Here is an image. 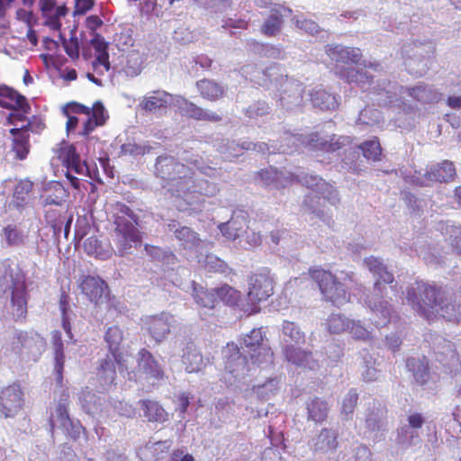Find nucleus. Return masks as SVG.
<instances>
[{
  "label": "nucleus",
  "instance_id": "1",
  "mask_svg": "<svg viewBox=\"0 0 461 461\" xmlns=\"http://www.w3.org/2000/svg\"><path fill=\"white\" fill-rule=\"evenodd\" d=\"M406 300L412 310L429 322L439 318L453 322L461 320V302H457L456 295L448 299L444 288L434 282L415 281L407 287Z\"/></svg>",
  "mask_w": 461,
  "mask_h": 461
},
{
  "label": "nucleus",
  "instance_id": "2",
  "mask_svg": "<svg viewBox=\"0 0 461 461\" xmlns=\"http://www.w3.org/2000/svg\"><path fill=\"white\" fill-rule=\"evenodd\" d=\"M266 335L262 328H254L245 334L240 342V348L235 343H228L227 347L233 353L226 357L225 370L237 376L249 371V362L252 366H260L274 363V352L265 344Z\"/></svg>",
  "mask_w": 461,
  "mask_h": 461
},
{
  "label": "nucleus",
  "instance_id": "3",
  "mask_svg": "<svg viewBox=\"0 0 461 461\" xmlns=\"http://www.w3.org/2000/svg\"><path fill=\"white\" fill-rule=\"evenodd\" d=\"M0 288L10 291V314L15 322L26 321L28 313V293L24 280L14 276L10 267L0 276Z\"/></svg>",
  "mask_w": 461,
  "mask_h": 461
},
{
  "label": "nucleus",
  "instance_id": "4",
  "mask_svg": "<svg viewBox=\"0 0 461 461\" xmlns=\"http://www.w3.org/2000/svg\"><path fill=\"white\" fill-rule=\"evenodd\" d=\"M308 275L318 287L323 301L335 306L344 305L349 302L348 290L330 270L312 267L309 268Z\"/></svg>",
  "mask_w": 461,
  "mask_h": 461
},
{
  "label": "nucleus",
  "instance_id": "5",
  "mask_svg": "<svg viewBox=\"0 0 461 461\" xmlns=\"http://www.w3.org/2000/svg\"><path fill=\"white\" fill-rule=\"evenodd\" d=\"M263 74L268 83L265 81L261 86L267 88L272 87L281 101L291 97L295 100L303 97L302 84L285 74L284 68L280 64H271L266 68Z\"/></svg>",
  "mask_w": 461,
  "mask_h": 461
},
{
  "label": "nucleus",
  "instance_id": "6",
  "mask_svg": "<svg viewBox=\"0 0 461 461\" xmlns=\"http://www.w3.org/2000/svg\"><path fill=\"white\" fill-rule=\"evenodd\" d=\"M405 366L412 376L414 385L432 394L437 393L439 376L431 371L429 360L426 356L407 357Z\"/></svg>",
  "mask_w": 461,
  "mask_h": 461
},
{
  "label": "nucleus",
  "instance_id": "7",
  "mask_svg": "<svg viewBox=\"0 0 461 461\" xmlns=\"http://www.w3.org/2000/svg\"><path fill=\"white\" fill-rule=\"evenodd\" d=\"M456 170L454 163L443 160L440 163L428 166L425 172L416 171L412 182L419 186H431L437 183H448L455 179Z\"/></svg>",
  "mask_w": 461,
  "mask_h": 461
},
{
  "label": "nucleus",
  "instance_id": "8",
  "mask_svg": "<svg viewBox=\"0 0 461 461\" xmlns=\"http://www.w3.org/2000/svg\"><path fill=\"white\" fill-rule=\"evenodd\" d=\"M274 285L272 278L266 274H253L249 279V291L247 294L249 305L243 308L249 314L257 313L260 308L259 303L267 300L273 294Z\"/></svg>",
  "mask_w": 461,
  "mask_h": 461
},
{
  "label": "nucleus",
  "instance_id": "9",
  "mask_svg": "<svg viewBox=\"0 0 461 461\" xmlns=\"http://www.w3.org/2000/svg\"><path fill=\"white\" fill-rule=\"evenodd\" d=\"M115 243L121 256L128 253V250L140 246L141 237L140 231L135 227V223L127 220L124 216H118L115 219Z\"/></svg>",
  "mask_w": 461,
  "mask_h": 461
},
{
  "label": "nucleus",
  "instance_id": "10",
  "mask_svg": "<svg viewBox=\"0 0 461 461\" xmlns=\"http://www.w3.org/2000/svg\"><path fill=\"white\" fill-rule=\"evenodd\" d=\"M24 393L19 383L14 382L0 391V412L4 418H13L23 408Z\"/></svg>",
  "mask_w": 461,
  "mask_h": 461
},
{
  "label": "nucleus",
  "instance_id": "11",
  "mask_svg": "<svg viewBox=\"0 0 461 461\" xmlns=\"http://www.w3.org/2000/svg\"><path fill=\"white\" fill-rule=\"evenodd\" d=\"M293 14V10L282 4H275L269 12V15L260 27V32L267 37L278 35L283 28L285 18Z\"/></svg>",
  "mask_w": 461,
  "mask_h": 461
},
{
  "label": "nucleus",
  "instance_id": "12",
  "mask_svg": "<svg viewBox=\"0 0 461 461\" xmlns=\"http://www.w3.org/2000/svg\"><path fill=\"white\" fill-rule=\"evenodd\" d=\"M81 293L95 304L102 303L108 295V285L99 276H84L79 283Z\"/></svg>",
  "mask_w": 461,
  "mask_h": 461
},
{
  "label": "nucleus",
  "instance_id": "13",
  "mask_svg": "<svg viewBox=\"0 0 461 461\" xmlns=\"http://www.w3.org/2000/svg\"><path fill=\"white\" fill-rule=\"evenodd\" d=\"M436 361L447 374H453L461 370L460 356L453 342L446 340L439 346L435 353Z\"/></svg>",
  "mask_w": 461,
  "mask_h": 461
},
{
  "label": "nucleus",
  "instance_id": "14",
  "mask_svg": "<svg viewBox=\"0 0 461 461\" xmlns=\"http://www.w3.org/2000/svg\"><path fill=\"white\" fill-rule=\"evenodd\" d=\"M39 5L44 25L53 31H59L62 26L61 18L68 13L66 5H57L55 0H40Z\"/></svg>",
  "mask_w": 461,
  "mask_h": 461
},
{
  "label": "nucleus",
  "instance_id": "15",
  "mask_svg": "<svg viewBox=\"0 0 461 461\" xmlns=\"http://www.w3.org/2000/svg\"><path fill=\"white\" fill-rule=\"evenodd\" d=\"M180 109L183 115L195 121L220 122L222 120L219 113L201 107L185 98L182 100Z\"/></svg>",
  "mask_w": 461,
  "mask_h": 461
},
{
  "label": "nucleus",
  "instance_id": "16",
  "mask_svg": "<svg viewBox=\"0 0 461 461\" xmlns=\"http://www.w3.org/2000/svg\"><path fill=\"white\" fill-rule=\"evenodd\" d=\"M58 158L68 171L83 174L87 169L86 162L81 160L80 155L72 144L63 143L58 150Z\"/></svg>",
  "mask_w": 461,
  "mask_h": 461
},
{
  "label": "nucleus",
  "instance_id": "17",
  "mask_svg": "<svg viewBox=\"0 0 461 461\" xmlns=\"http://www.w3.org/2000/svg\"><path fill=\"white\" fill-rule=\"evenodd\" d=\"M171 316L165 313L149 316L145 321L146 329L156 342H161L170 333Z\"/></svg>",
  "mask_w": 461,
  "mask_h": 461
},
{
  "label": "nucleus",
  "instance_id": "18",
  "mask_svg": "<svg viewBox=\"0 0 461 461\" xmlns=\"http://www.w3.org/2000/svg\"><path fill=\"white\" fill-rule=\"evenodd\" d=\"M302 182L315 194L314 198L328 201L335 198L336 190L334 186L321 177L314 175H305L303 176Z\"/></svg>",
  "mask_w": 461,
  "mask_h": 461
},
{
  "label": "nucleus",
  "instance_id": "19",
  "mask_svg": "<svg viewBox=\"0 0 461 461\" xmlns=\"http://www.w3.org/2000/svg\"><path fill=\"white\" fill-rule=\"evenodd\" d=\"M143 417L151 423H164L168 420V413L159 402L151 399H143L138 402Z\"/></svg>",
  "mask_w": 461,
  "mask_h": 461
},
{
  "label": "nucleus",
  "instance_id": "20",
  "mask_svg": "<svg viewBox=\"0 0 461 461\" xmlns=\"http://www.w3.org/2000/svg\"><path fill=\"white\" fill-rule=\"evenodd\" d=\"M365 263L368 267L369 271L375 276H377L375 284L374 290L381 293L382 284H392L394 280L393 275L387 270V267L382 263V261L370 256L365 258Z\"/></svg>",
  "mask_w": 461,
  "mask_h": 461
},
{
  "label": "nucleus",
  "instance_id": "21",
  "mask_svg": "<svg viewBox=\"0 0 461 461\" xmlns=\"http://www.w3.org/2000/svg\"><path fill=\"white\" fill-rule=\"evenodd\" d=\"M51 344L54 349V370L56 372L57 384L59 386L63 384V371L65 365V353L62 335L59 330H53L51 332Z\"/></svg>",
  "mask_w": 461,
  "mask_h": 461
},
{
  "label": "nucleus",
  "instance_id": "22",
  "mask_svg": "<svg viewBox=\"0 0 461 461\" xmlns=\"http://www.w3.org/2000/svg\"><path fill=\"white\" fill-rule=\"evenodd\" d=\"M13 136L12 149L16 158L25 159L30 152V132L27 128H13L10 130Z\"/></svg>",
  "mask_w": 461,
  "mask_h": 461
},
{
  "label": "nucleus",
  "instance_id": "23",
  "mask_svg": "<svg viewBox=\"0 0 461 461\" xmlns=\"http://www.w3.org/2000/svg\"><path fill=\"white\" fill-rule=\"evenodd\" d=\"M104 341L107 344L109 354L112 355L118 363L123 361V354L121 351V346L123 341V331L116 325L109 327L104 334Z\"/></svg>",
  "mask_w": 461,
  "mask_h": 461
},
{
  "label": "nucleus",
  "instance_id": "24",
  "mask_svg": "<svg viewBox=\"0 0 461 461\" xmlns=\"http://www.w3.org/2000/svg\"><path fill=\"white\" fill-rule=\"evenodd\" d=\"M330 58L337 63L357 64L362 58L361 50L358 48L343 47L336 45L328 50Z\"/></svg>",
  "mask_w": 461,
  "mask_h": 461
},
{
  "label": "nucleus",
  "instance_id": "25",
  "mask_svg": "<svg viewBox=\"0 0 461 461\" xmlns=\"http://www.w3.org/2000/svg\"><path fill=\"white\" fill-rule=\"evenodd\" d=\"M107 118L104 104L101 101H96L90 108V114L84 122L81 134L88 136L96 127L104 125Z\"/></svg>",
  "mask_w": 461,
  "mask_h": 461
},
{
  "label": "nucleus",
  "instance_id": "26",
  "mask_svg": "<svg viewBox=\"0 0 461 461\" xmlns=\"http://www.w3.org/2000/svg\"><path fill=\"white\" fill-rule=\"evenodd\" d=\"M123 362L124 360L122 363H118L113 358L111 354H107L106 357L100 361L97 368L99 379L106 385L113 384L116 378V366H118L119 371L122 372Z\"/></svg>",
  "mask_w": 461,
  "mask_h": 461
},
{
  "label": "nucleus",
  "instance_id": "27",
  "mask_svg": "<svg viewBox=\"0 0 461 461\" xmlns=\"http://www.w3.org/2000/svg\"><path fill=\"white\" fill-rule=\"evenodd\" d=\"M200 96L210 102H216L225 95V88L214 80L201 79L195 84Z\"/></svg>",
  "mask_w": 461,
  "mask_h": 461
},
{
  "label": "nucleus",
  "instance_id": "28",
  "mask_svg": "<svg viewBox=\"0 0 461 461\" xmlns=\"http://www.w3.org/2000/svg\"><path fill=\"white\" fill-rule=\"evenodd\" d=\"M366 303L371 312L375 315L374 321L377 326H384L390 321L392 307L387 301L368 296Z\"/></svg>",
  "mask_w": 461,
  "mask_h": 461
},
{
  "label": "nucleus",
  "instance_id": "29",
  "mask_svg": "<svg viewBox=\"0 0 461 461\" xmlns=\"http://www.w3.org/2000/svg\"><path fill=\"white\" fill-rule=\"evenodd\" d=\"M0 96L6 99L1 101V105L5 108L23 112H27L30 109L26 98L11 87L1 89Z\"/></svg>",
  "mask_w": 461,
  "mask_h": 461
},
{
  "label": "nucleus",
  "instance_id": "30",
  "mask_svg": "<svg viewBox=\"0 0 461 461\" xmlns=\"http://www.w3.org/2000/svg\"><path fill=\"white\" fill-rule=\"evenodd\" d=\"M182 357L188 373H197L205 366L202 353L194 344L185 347Z\"/></svg>",
  "mask_w": 461,
  "mask_h": 461
},
{
  "label": "nucleus",
  "instance_id": "31",
  "mask_svg": "<svg viewBox=\"0 0 461 461\" xmlns=\"http://www.w3.org/2000/svg\"><path fill=\"white\" fill-rule=\"evenodd\" d=\"M283 354L285 359L298 366H310L312 361V352L303 350L295 345L289 344L283 348Z\"/></svg>",
  "mask_w": 461,
  "mask_h": 461
},
{
  "label": "nucleus",
  "instance_id": "32",
  "mask_svg": "<svg viewBox=\"0 0 461 461\" xmlns=\"http://www.w3.org/2000/svg\"><path fill=\"white\" fill-rule=\"evenodd\" d=\"M83 249L89 256L99 259H107L112 256V249L109 245L103 244L96 236L86 238L83 243Z\"/></svg>",
  "mask_w": 461,
  "mask_h": 461
},
{
  "label": "nucleus",
  "instance_id": "33",
  "mask_svg": "<svg viewBox=\"0 0 461 461\" xmlns=\"http://www.w3.org/2000/svg\"><path fill=\"white\" fill-rule=\"evenodd\" d=\"M170 95L165 91H153L150 95L144 97L140 106L147 112H156L166 109L169 104Z\"/></svg>",
  "mask_w": 461,
  "mask_h": 461
},
{
  "label": "nucleus",
  "instance_id": "34",
  "mask_svg": "<svg viewBox=\"0 0 461 461\" xmlns=\"http://www.w3.org/2000/svg\"><path fill=\"white\" fill-rule=\"evenodd\" d=\"M311 100L315 106L321 110H335L339 107V102L335 95L327 92L323 88L312 90Z\"/></svg>",
  "mask_w": 461,
  "mask_h": 461
},
{
  "label": "nucleus",
  "instance_id": "35",
  "mask_svg": "<svg viewBox=\"0 0 461 461\" xmlns=\"http://www.w3.org/2000/svg\"><path fill=\"white\" fill-rule=\"evenodd\" d=\"M79 402L83 411L89 414L94 415L101 411V400L88 387L83 388L79 393Z\"/></svg>",
  "mask_w": 461,
  "mask_h": 461
},
{
  "label": "nucleus",
  "instance_id": "36",
  "mask_svg": "<svg viewBox=\"0 0 461 461\" xmlns=\"http://www.w3.org/2000/svg\"><path fill=\"white\" fill-rule=\"evenodd\" d=\"M309 420L316 423H321L328 417L329 408L326 401L314 397L306 406Z\"/></svg>",
  "mask_w": 461,
  "mask_h": 461
},
{
  "label": "nucleus",
  "instance_id": "37",
  "mask_svg": "<svg viewBox=\"0 0 461 461\" xmlns=\"http://www.w3.org/2000/svg\"><path fill=\"white\" fill-rule=\"evenodd\" d=\"M2 235L5 243L10 247L23 245L28 238V234L15 223H10L4 227Z\"/></svg>",
  "mask_w": 461,
  "mask_h": 461
},
{
  "label": "nucleus",
  "instance_id": "38",
  "mask_svg": "<svg viewBox=\"0 0 461 461\" xmlns=\"http://www.w3.org/2000/svg\"><path fill=\"white\" fill-rule=\"evenodd\" d=\"M216 297H217V305L220 303L227 306H237L239 303L241 301V293L232 286L224 284L219 287H216Z\"/></svg>",
  "mask_w": 461,
  "mask_h": 461
},
{
  "label": "nucleus",
  "instance_id": "39",
  "mask_svg": "<svg viewBox=\"0 0 461 461\" xmlns=\"http://www.w3.org/2000/svg\"><path fill=\"white\" fill-rule=\"evenodd\" d=\"M36 342L27 331L20 330L13 338L11 348L15 354L29 353L36 346Z\"/></svg>",
  "mask_w": 461,
  "mask_h": 461
},
{
  "label": "nucleus",
  "instance_id": "40",
  "mask_svg": "<svg viewBox=\"0 0 461 461\" xmlns=\"http://www.w3.org/2000/svg\"><path fill=\"white\" fill-rule=\"evenodd\" d=\"M193 295L195 302L203 307L213 309L217 306L216 288L207 290L194 286Z\"/></svg>",
  "mask_w": 461,
  "mask_h": 461
},
{
  "label": "nucleus",
  "instance_id": "41",
  "mask_svg": "<svg viewBox=\"0 0 461 461\" xmlns=\"http://www.w3.org/2000/svg\"><path fill=\"white\" fill-rule=\"evenodd\" d=\"M352 321L339 313L330 314L327 321V330L330 334H341L349 330Z\"/></svg>",
  "mask_w": 461,
  "mask_h": 461
},
{
  "label": "nucleus",
  "instance_id": "42",
  "mask_svg": "<svg viewBox=\"0 0 461 461\" xmlns=\"http://www.w3.org/2000/svg\"><path fill=\"white\" fill-rule=\"evenodd\" d=\"M408 94L413 99L422 103H431L435 101L438 96L436 90L424 84L409 88Z\"/></svg>",
  "mask_w": 461,
  "mask_h": 461
},
{
  "label": "nucleus",
  "instance_id": "43",
  "mask_svg": "<svg viewBox=\"0 0 461 461\" xmlns=\"http://www.w3.org/2000/svg\"><path fill=\"white\" fill-rule=\"evenodd\" d=\"M282 332L285 337L289 338L293 345L300 346L305 343V335L300 330L299 326L289 321H284L282 324Z\"/></svg>",
  "mask_w": 461,
  "mask_h": 461
},
{
  "label": "nucleus",
  "instance_id": "44",
  "mask_svg": "<svg viewBox=\"0 0 461 461\" xmlns=\"http://www.w3.org/2000/svg\"><path fill=\"white\" fill-rule=\"evenodd\" d=\"M440 230L444 232L446 240L449 241L451 247L458 254H461V227L446 223L441 224Z\"/></svg>",
  "mask_w": 461,
  "mask_h": 461
},
{
  "label": "nucleus",
  "instance_id": "45",
  "mask_svg": "<svg viewBox=\"0 0 461 461\" xmlns=\"http://www.w3.org/2000/svg\"><path fill=\"white\" fill-rule=\"evenodd\" d=\"M359 149L362 150L366 158L374 161L380 160L382 155V148L376 137H375L373 140L364 141L359 145Z\"/></svg>",
  "mask_w": 461,
  "mask_h": 461
},
{
  "label": "nucleus",
  "instance_id": "46",
  "mask_svg": "<svg viewBox=\"0 0 461 461\" xmlns=\"http://www.w3.org/2000/svg\"><path fill=\"white\" fill-rule=\"evenodd\" d=\"M33 183L30 180H21L14 187V199L17 202H24L32 197Z\"/></svg>",
  "mask_w": 461,
  "mask_h": 461
},
{
  "label": "nucleus",
  "instance_id": "47",
  "mask_svg": "<svg viewBox=\"0 0 461 461\" xmlns=\"http://www.w3.org/2000/svg\"><path fill=\"white\" fill-rule=\"evenodd\" d=\"M92 66L93 69L99 75H103L104 71H109L111 68V64L109 61V53L103 52L96 54V57L92 63Z\"/></svg>",
  "mask_w": 461,
  "mask_h": 461
},
{
  "label": "nucleus",
  "instance_id": "48",
  "mask_svg": "<svg viewBox=\"0 0 461 461\" xmlns=\"http://www.w3.org/2000/svg\"><path fill=\"white\" fill-rule=\"evenodd\" d=\"M358 401L357 389L352 388L348 391L342 402V412L345 414L353 413Z\"/></svg>",
  "mask_w": 461,
  "mask_h": 461
},
{
  "label": "nucleus",
  "instance_id": "49",
  "mask_svg": "<svg viewBox=\"0 0 461 461\" xmlns=\"http://www.w3.org/2000/svg\"><path fill=\"white\" fill-rule=\"evenodd\" d=\"M175 236L185 245L194 244L197 240L196 233L191 228L185 226L176 230Z\"/></svg>",
  "mask_w": 461,
  "mask_h": 461
},
{
  "label": "nucleus",
  "instance_id": "50",
  "mask_svg": "<svg viewBox=\"0 0 461 461\" xmlns=\"http://www.w3.org/2000/svg\"><path fill=\"white\" fill-rule=\"evenodd\" d=\"M269 112L268 104L265 101H257L249 105L246 111L249 117H258L267 114Z\"/></svg>",
  "mask_w": 461,
  "mask_h": 461
},
{
  "label": "nucleus",
  "instance_id": "51",
  "mask_svg": "<svg viewBox=\"0 0 461 461\" xmlns=\"http://www.w3.org/2000/svg\"><path fill=\"white\" fill-rule=\"evenodd\" d=\"M352 335L353 339L357 340H367L371 338V334L367 329H366L359 322L352 321L349 330H348Z\"/></svg>",
  "mask_w": 461,
  "mask_h": 461
},
{
  "label": "nucleus",
  "instance_id": "52",
  "mask_svg": "<svg viewBox=\"0 0 461 461\" xmlns=\"http://www.w3.org/2000/svg\"><path fill=\"white\" fill-rule=\"evenodd\" d=\"M280 173L274 168L262 169L258 172V178L260 182L265 185H276V181L279 178Z\"/></svg>",
  "mask_w": 461,
  "mask_h": 461
},
{
  "label": "nucleus",
  "instance_id": "53",
  "mask_svg": "<svg viewBox=\"0 0 461 461\" xmlns=\"http://www.w3.org/2000/svg\"><path fill=\"white\" fill-rule=\"evenodd\" d=\"M220 230L229 240H235L242 235L239 232V230H235V223L233 221H228L227 222L221 223L220 225Z\"/></svg>",
  "mask_w": 461,
  "mask_h": 461
},
{
  "label": "nucleus",
  "instance_id": "54",
  "mask_svg": "<svg viewBox=\"0 0 461 461\" xmlns=\"http://www.w3.org/2000/svg\"><path fill=\"white\" fill-rule=\"evenodd\" d=\"M58 420L62 428L68 429V425H72V420L69 417L68 410L66 404L59 403L56 409Z\"/></svg>",
  "mask_w": 461,
  "mask_h": 461
},
{
  "label": "nucleus",
  "instance_id": "55",
  "mask_svg": "<svg viewBox=\"0 0 461 461\" xmlns=\"http://www.w3.org/2000/svg\"><path fill=\"white\" fill-rule=\"evenodd\" d=\"M63 47L70 59L75 60L79 58V43L76 37H72L68 41H65L63 42Z\"/></svg>",
  "mask_w": 461,
  "mask_h": 461
},
{
  "label": "nucleus",
  "instance_id": "56",
  "mask_svg": "<svg viewBox=\"0 0 461 461\" xmlns=\"http://www.w3.org/2000/svg\"><path fill=\"white\" fill-rule=\"evenodd\" d=\"M294 20L297 28L303 30L311 34L318 32L319 26L315 22L306 19L303 16L295 17Z\"/></svg>",
  "mask_w": 461,
  "mask_h": 461
},
{
  "label": "nucleus",
  "instance_id": "57",
  "mask_svg": "<svg viewBox=\"0 0 461 461\" xmlns=\"http://www.w3.org/2000/svg\"><path fill=\"white\" fill-rule=\"evenodd\" d=\"M324 140H325L321 138L319 133L312 132L309 134L307 137H305L303 142L310 149L321 151L320 146H322L321 144L324 143Z\"/></svg>",
  "mask_w": 461,
  "mask_h": 461
},
{
  "label": "nucleus",
  "instance_id": "58",
  "mask_svg": "<svg viewBox=\"0 0 461 461\" xmlns=\"http://www.w3.org/2000/svg\"><path fill=\"white\" fill-rule=\"evenodd\" d=\"M338 73L339 77L345 79L348 83L364 82L363 79H358V70L354 68H342Z\"/></svg>",
  "mask_w": 461,
  "mask_h": 461
},
{
  "label": "nucleus",
  "instance_id": "59",
  "mask_svg": "<svg viewBox=\"0 0 461 461\" xmlns=\"http://www.w3.org/2000/svg\"><path fill=\"white\" fill-rule=\"evenodd\" d=\"M122 152L131 156L144 155L146 148L136 143H126L122 146Z\"/></svg>",
  "mask_w": 461,
  "mask_h": 461
},
{
  "label": "nucleus",
  "instance_id": "60",
  "mask_svg": "<svg viewBox=\"0 0 461 461\" xmlns=\"http://www.w3.org/2000/svg\"><path fill=\"white\" fill-rule=\"evenodd\" d=\"M145 373L151 378L161 379L164 376V371L160 365L154 359V364L150 363L149 366L143 367Z\"/></svg>",
  "mask_w": 461,
  "mask_h": 461
},
{
  "label": "nucleus",
  "instance_id": "61",
  "mask_svg": "<svg viewBox=\"0 0 461 461\" xmlns=\"http://www.w3.org/2000/svg\"><path fill=\"white\" fill-rule=\"evenodd\" d=\"M90 43L95 49L96 54L108 52V45L99 33L94 34V37L91 39Z\"/></svg>",
  "mask_w": 461,
  "mask_h": 461
},
{
  "label": "nucleus",
  "instance_id": "62",
  "mask_svg": "<svg viewBox=\"0 0 461 461\" xmlns=\"http://www.w3.org/2000/svg\"><path fill=\"white\" fill-rule=\"evenodd\" d=\"M70 297L68 295V294L65 291H62L60 295H59V310H60V312H61V317L62 316H69V312H70Z\"/></svg>",
  "mask_w": 461,
  "mask_h": 461
},
{
  "label": "nucleus",
  "instance_id": "63",
  "mask_svg": "<svg viewBox=\"0 0 461 461\" xmlns=\"http://www.w3.org/2000/svg\"><path fill=\"white\" fill-rule=\"evenodd\" d=\"M321 151L323 152H334L339 150L342 144L340 143L339 139H336V136L333 135L329 140H325L324 143L321 144Z\"/></svg>",
  "mask_w": 461,
  "mask_h": 461
},
{
  "label": "nucleus",
  "instance_id": "64",
  "mask_svg": "<svg viewBox=\"0 0 461 461\" xmlns=\"http://www.w3.org/2000/svg\"><path fill=\"white\" fill-rule=\"evenodd\" d=\"M139 362L140 366L142 367H145L146 366H149L150 363L154 364V357L152 354L146 348H141L139 351Z\"/></svg>",
  "mask_w": 461,
  "mask_h": 461
}]
</instances>
